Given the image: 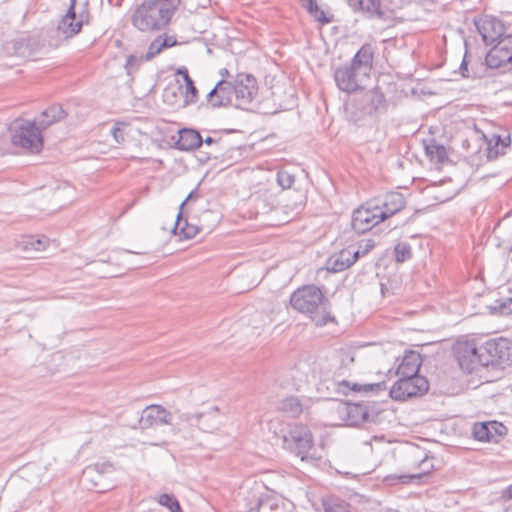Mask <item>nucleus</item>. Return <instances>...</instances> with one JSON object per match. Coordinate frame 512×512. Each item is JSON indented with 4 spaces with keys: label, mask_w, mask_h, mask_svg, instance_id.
Segmentation results:
<instances>
[{
    "label": "nucleus",
    "mask_w": 512,
    "mask_h": 512,
    "mask_svg": "<svg viewBox=\"0 0 512 512\" xmlns=\"http://www.w3.org/2000/svg\"><path fill=\"white\" fill-rule=\"evenodd\" d=\"M310 368L306 362H299L295 365L292 370L291 377L293 378L295 385H301L308 381Z\"/></svg>",
    "instance_id": "obj_36"
},
{
    "label": "nucleus",
    "mask_w": 512,
    "mask_h": 512,
    "mask_svg": "<svg viewBox=\"0 0 512 512\" xmlns=\"http://www.w3.org/2000/svg\"><path fill=\"white\" fill-rule=\"evenodd\" d=\"M346 249L349 250L351 252V254L353 255V259H352L353 264L358 260L359 257L364 255V254H362L363 250H361L360 248H355L354 246H348Z\"/></svg>",
    "instance_id": "obj_45"
},
{
    "label": "nucleus",
    "mask_w": 512,
    "mask_h": 512,
    "mask_svg": "<svg viewBox=\"0 0 512 512\" xmlns=\"http://www.w3.org/2000/svg\"><path fill=\"white\" fill-rule=\"evenodd\" d=\"M485 63L491 69L512 63V34H507L492 45L485 57Z\"/></svg>",
    "instance_id": "obj_13"
},
{
    "label": "nucleus",
    "mask_w": 512,
    "mask_h": 512,
    "mask_svg": "<svg viewBox=\"0 0 512 512\" xmlns=\"http://www.w3.org/2000/svg\"><path fill=\"white\" fill-rule=\"evenodd\" d=\"M111 134L115 139L116 143L121 144L125 141L124 132L119 123L112 127Z\"/></svg>",
    "instance_id": "obj_42"
},
{
    "label": "nucleus",
    "mask_w": 512,
    "mask_h": 512,
    "mask_svg": "<svg viewBox=\"0 0 512 512\" xmlns=\"http://www.w3.org/2000/svg\"><path fill=\"white\" fill-rule=\"evenodd\" d=\"M157 502L170 510V512H183L181 505L173 494H161L157 498Z\"/></svg>",
    "instance_id": "obj_38"
},
{
    "label": "nucleus",
    "mask_w": 512,
    "mask_h": 512,
    "mask_svg": "<svg viewBox=\"0 0 512 512\" xmlns=\"http://www.w3.org/2000/svg\"><path fill=\"white\" fill-rule=\"evenodd\" d=\"M233 83L235 88V107L244 109L257 95L258 86L256 78L251 74L238 73Z\"/></svg>",
    "instance_id": "obj_12"
},
{
    "label": "nucleus",
    "mask_w": 512,
    "mask_h": 512,
    "mask_svg": "<svg viewBox=\"0 0 512 512\" xmlns=\"http://www.w3.org/2000/svg\"><path fill=\"white\" fill-rule=\"evenodd\" d=\"M301 6L322 25L329 24L333 21V15L327 16L326 13L320 9L316 0H299Z\"/></svg>",
    "instance_id": "obj_32"
},
{
    "label": "nucleus",
    "mask_w": 512,
    "mask_h": 512,
    "mask_svg": "<svg viewBox=\"0 0 512 512\" xmlns=\"http://www.w3.org/2000/svg\"><path fill=\"white\" fill-rule=\"evenodd\" d=\"M48 244V239L46 237L35 238L34 236L25 237L20 242V247H22L25 251H44Z\"/></svg>",
    "instance_id": "obj_34"
},
{
    "label": "nucleus",
    "mask_w": 512,
    "mask_h": 512,
    "mask_svg": "<svg viewBox=\"0 0 512 512\" xmlns=\"http://www.w3.org/2000/svg\"><path fill=\"white\" fill-rule=\"evenodd\" d=\"M487 140V159L495 160L500 155H504L506 153V149L510 147L511 137L510 134L506 131L503 134L493 133L489 138L485 136Z\"/></svg>",
    "instance_id": "obj_22"
},
{
    "label": "nucleus",
    "mask_w": 512,
    "mask_h": 512,
    "mask_svg": "<svg viewBox=\"0 0 512 512\" xmlns=\"http://www.w3.org/2000/svg\"><path fill=\"white\" fill-rule=\"evenodd\" d=\"M133 60V56H130L129 59H128V63Z\"/></svg>",
    "instance_id": "obj_55"
},
{
    "label": "nucleus",
    "mask_w": 512,
    "mask_h": 512,
    "mask_svg": "<svg viewBox=\"0 0 512 512\" xmlns=\"http://www.w3.org/2000/svg\"><path fill=\"white\" fill-rule=\"evenodd\" d=\"M421 366V356L418 352L409 351L405 353L399 364L396 374L405 377H421L418 375Z\"/></svg>",
    "instance_id": "obj_24"
},
{
    "label": "nucleus",
    "mask_w": 512,
    "mask_h": 512,
    "mask_svg": "<svg viewBox=\"0 0 512 512\" xmlns=\"http://www.w3.org/2000/svg\"><path fill=\"white\" fill-rule=\"evenodd\" d=\"M395 259L397 262H404L411 258V246L408 243L400 242L394 248Z\"/></svg>",
    "instance_id": "obj_39"
},
{
    "label": "nucleus",
    "mask_w": 512,
    "mask_h": 512,
    "mask_svg": "<svg viewBox=\"0 0 512 512\" xmlns=\"http://www.w3.org/2000/svg\"><path fill=\"white\" fill-rule=\"evenodd\" d=\"M114 473L115 468L112 463L98 462L83 470L80 482L88 490L105 492L114 487Z\"/></svg>",
    "instance_id": "obj_6"
},
{
    "label": "nucleus",
    "mask_w": 512,
    "mask_h": 512,
    "mask_svg": "<svg viewBox=\"0 0 512 512\" xmlns=\"http://www.w3.org/2000/svg\"><path fill=\"white\" fill-rule=\"evenodd\" d=\"M339 412L346 415L350 426H358L367 422H376L378 411L375 404L369 401L344 404Z\"/></svg>",
    "instance_id": "obj_10"
},
{
    "label": "nucleus",
    "mask_w": 512,
    "mask_h": 512,
    "mask_svg": "<svg viewBox=\"0 0 512 512\" xmlns=\"http://www.w3.org/2000/svg\"><path fill=\"white\" fill-rule=\"evenodd\" d=\"M203 142L206 144V145H211L213 143H216L217 141L212 138V137H207L205 140H203Z\"/></svg>",
    "instance_id": "obj_52"
},
{
    "label": "nucleus",
    "mask_w": 512,
    "mask_h": 512,
    "mask_svg": "<svg viewBox=\"0 0 512 512\" xmlns=\"http://www.w3.org/2000/svg\"><path fill=\"white\" fill-rule=\"evenodd\" d=\"M220 75L222 76V79H225V78H228V77H230V76H231V75H230V72H229V71H228V69H226V68H222V69L220 70Z\"/></svg>",
    "instance_id": "obj_50"
},
{
    "label": "nucleus",
    "mask_w": 512,
    "mask_h": 512,
    "mask_svg": "<svg viewBox=\"0 0 512 512\" xmlns=\"http://www.w3.org/2000/svg\"><path fill=\"white\" fill-rule=\"evenodd\" d=\"M176 414L178 421L176 423L173 422V425H171V430L174 434L180 433L187 428L196 427L198 413L181 412L180 410H176Z\"/></svg>",
    "instance_id": "obj_31"
},
{
    "label": "nucleus",
    "mask_w": 512,
    "mask_h": 512,
    "mask_svg": "<svg viewBox=\"0 0 512 512\" xmlns=\"http://www.w3.org/2000/svg\"><path fill=\"white\" fill-rule=\"evenodd\" d=\"M179 137L176 141V148L182 151H190L200 147L203 139L198 131L184 128L179 130Z\"/></svg>",
    "instance_id": "obj_25"
},
{
    "label": "nucleus",
    "mask_w": 512,
    "mask_h": 512,
    "mask_svg": "<svg viewBox=\"0 0 512 512\" xmlns=\"http://www.w3.org/2000/svg\"><path fill=\"white\" fill-rule=\"evenodd\" d=\"M386 110V99L384 94L377 90H369L355 103V111L352 112L354 122L363 121L365 118L376 117Z\"/></svg>",
    "instance_id": "obj_8"
},
{
    "label": "nucleus",
    "mask_w": 512,
    "mask_h": 512,
    "mask_svg": "<svg viewBox=\"0 0 512 512\" xmlns=\"http://www.w3.org/2000/svg\"><path fill=\"white\" fill-rule=\"evenodd\" d=\"M173 413L159 404H151L146 406L138 420L139 429L147 430L164 425H173Z\"/></svg>",
    "instance_id": "obj_11"
},
{
    "label": "nucleus",
    "mask_w": 512,
    "mask_h": 512,
    "mask_svg": "<svg viewBox=\"0 0 512 512\" xmlns=\"http://www.w3.org/2000/svg\"><path fill=\"white\" fill-rule=\"evenodd\" d=\"M373 247H374V244L371 241H368V243L365 245V248H364L362 254H366Z\"/></svg>",
    "instance_id": "obj_51"
},
{
    "label": "nucleus",
    "mask_w": 512,
    "mask_h": 512,
    "mask_svg": "<svg viewBox=\"0 0 512 512\" xmlns=\"http://www.w3.org/2000/svg\"><path fill=\"white\" fill-rule=\"evenodd\" d=\"M165 49L163 41H161V36H158L148 47L146 53V59L150 60L154 58L156 55L161 53Z\"/></svg>",
    "instance_id": "obj_41"
},
{
    "label": "nucleus",
    "mask_w": 512,
    "mask_h": 512,
    "mask_svg": "<svg viewBox=\"0 0 512 512\" xmlns=\"http://www.w3.org/2000/svg\"><path fill=\"white\" fill-rule=\"evenodd\" d=\"M194 197H197L196 190L191 191L189 195L186 197V199L180 204L179 211L183 212L184 206L187 204L188 201L192 200Z\"/></svg>",
    "instance_id": "obj_49"
},
{
    "label": "nucleus",
    "mask_w": 512,
    "mask_h": 512,
    "mask_svg": "<svg viewBox=\"0 0 512 512\" xmlns=\"http://www.w3.org/2000/svg\"><path fill=\"white\" fill-rule=\"evenodd\" d=\"M353 255L346 248L333 254L327 260V269L331 272H341L353 265Z\"/></svg>",
    "instance_id": "obj_27"
},
{
    "label": "nucleus",
    "mask_w": 512,
    "mask_h": 512,
    "mask_svg": "<svg viewBox=\"0 0 512 512\" xmlns=\"http://www.w3.org/2000/svg\"><path fill=\"white\" fill-rule=\"evenodd\" d=\"M466 58H467V53L464 55L462 63L460 65V72H461L463 77H468V74H467V72H468V68H467L468 62H467Z\"/></svg>",
    "instance_id": "obj_47"
},
{
    "label": "nucleus",
    "mask_w": 512,
    "mask_h": 512,
    "mask_svg": "<svg viewBox=\"0 0 512 512\" xmlns=\"http://www.w3.org/2000/svg\"><path fill=\"white\" fill-rule=\"evenodd\" d=\"M76 0H71L66 15L58 24V31L66 38L73 37L80 32L83 24L89 22V12L83 9L78 15L75 12Z\"/></svg>",
    "instance_id": "obj_17"
},
{
    "label": "nucleus",
    "mask_w": 512,
    "mask_h": 512,
    "mask_svg": "<svg viewBox=\"0 0 512 512\" xmlns=\"http://www.w3.org/2000/svg\"><path fill=\"white\" fill-rule=\"evenodd\" d=\"M222 424V416L217 406H212L208 410L198 412L196 427L203 431L212 433L220 428Z\"/></svg>",
    "instance_id": "obj_21"
},
{
    "label": "nucleus",
    "mask_w": 512,
    "mask_h": 512,
    "mask_svg": "<svg viewBox=\"0 0 512 512\" xmlns=\"http://www.w3.org/2000/svg\"><path fill=\"white\" fill-rule=\"evenodd\" d=\"M322 503L325 512H350L349 504L338 497L324 498Z\"/></svg>",
    "instance_id": "obj_35"
},
{
    "label": "nucleus",
    "mask_w": 512,
    "mask_h": 512,
    "mask_svg": "<svg viewBox=\"0 0 512 512\" xmlns=\"http://www.w3.org/2000/svg\"><path fill=\"white\" fill-rule=\"evenodd\" d=\"M501 313H512V298L507 299V301L502 302L499 306Z\"/></svg>",
    "instance_id": "obj_46"
},
{
    "label": "nucleus",
    "mask_w": 512,
    "mask_h": 512,
    "mask_svg": "<svg viewBox=\"0 0 512 512\" xmlns=\"http://www.w3.org/2000/svg\"><path fill=\"white\" fill-rule=\"evenodd\" d=\"M373 55L372 46L363 45L350 63L340 65L334 70L336 86L349 94L363 89L372 70Z\"/></svg>",
    "instance_id": "obj_1"
},
{
    "label": "nucleus",
    "mask_w": 512,
    "mask_h": 512,
    "mask_svg": "<svg viewBox=\"0 0 512 512\" xmlns=\"http://www.w3.org/2000/svg\"><path fill=\"white\" fill-rule=\"evenodd\" d=\"M295 182L294 174L290 173L287 170H280L277 173V183L283 189H289Z\"/></svg>",
    "instance_id": "obj_40"
},
{
    "label": "nucleus",
    "mask_w": 512,
    "mask_h": 512,
    "mask_svg": "<svg viewBox=\"0 0 512 512\" xmlns=\"http://www.w3.org/2000/svg\"><path fill=\"white\" fill-rule=\"evenodd\" d=\"M425 149L427 155L438 163H442L447 158L445 147L434 141L427 145Z\"/></svg>",
    "instance_id": "obj_37"
},
{
    "label": "nucleus",
    "mask_w": 512,
    "mask_h": 512,
    "mask_svg": "<svg viewBox=\"0 0 512 512\" xmlns=\"http://www.w3.org/2000/svg\"><path fill=\"white\" fill-rule=\"evenodd\" d=\"M429 389V382L425 377L399 376L390 388V397L396 401H405L408 398L422 396Z\"/></svg>",
    "instance_id": "obj_9"
},
{
    "label": "nucleus",
    "mask_w": 512,
    "mask_h": 512,
    "mask_svg": "<svg viewBox=\"0 0 512 512\" xmlns=\"http://www.w3.org/2000/svg\"><path fill=\"white\" fill-rule=\"evenodd\" d=\"M424 474H406V475H399V476H393V478L398 479L401 483H410L415 480H420L423 477Z\"/></svg>",
    "instance_id": "obj_43"
},
{
    "label": "nucleus",
    "mask_w": 512,
    "mask_h": 512,
    "mask_svg": "<svg viewBox=\"0 0 512 512\" xmlns=\"http://www.w3.org/2000/svg\"><path fill=\"white\" fill-rule=\"evenodd\" d=\"M506 432V426L497 421L475 423L472 428L474 438L486 442L498 443Z\"/></svg>",
    "instance_id": "obj_20"
},
{
    "label": "nucleus",
    "mask_w": 512,
    "mask_h": 512,
    "mask_svg": "<svg viewBox=\"0 0 512 512\" xmlns=\"http://www.w3.org/2000/svg\"><path fill=\"white\" fill-rule=\"evenodd\" d=\"M248 512H258L257 509H250Z\"/></svg>",
    "instance_id": "obj_53"
},
{
    "label": "nucleus",
    "mask_w": 512,
    "mask_h": 512,
    "mask_svg": "<svg viewBox=\"0 0 512 512\" xmlns=\"http://www.w3.org/2000/svg\"><path fill=\"white\" fill-rule=\"evenodd\" d=\"M455 353L463 370L471 372L475 370L477 364L482 366L480 346H476L474 342L459 343L455 348Z\"/></svg>",
    "instance_id": "obj_19"
},
{
    "label": "nucleus",
    "mask_w": 512,
    "mask_h": 512,
    "mask_svg": "<svg viewBox=\"0 0 512 512\" xmlns=\"http://www.w3.org/2000/svg\"><path fill=\"white\" fill-rule=\"evenodd\" d=\"M339 391L343 394H347V391H354V392H363V393H369V392H379L382 390H385V382L380 383H371V384H350V382L343 380L338 383Z\"/></svg>",
    "instance_id": "obj_28"
},
{
    "label": "nucleus",
    "mask_w": 512,
    "mask_h": 512,
    "mask_svg": "<svg viewBox=\"0 0 512 512\" xmlns=\"http://www.w3.org/2000/svg\"><path fill=\"white\" fill-rule=\"evenodd\" d=\"M160 36H161V41H163L165 49L173 47L177 44V40L173 36H167V35H164V36L160 35Z\"/></svg>",
    "instance_id": "obj_44"
},
{
    "label": "nucleus",
    "mask_w": 512,
    "mask_h": 512,
    "mask_svg": "<svg viewBox=\"0 0 512 512\" xmlns=\"http://www.w3.org/2000/svg\"><path fill=\"white\" fill-rule=\"evenodd\" d=\"M66 115V112L60 105H52L49 108H47L44 112H42L38 119L35 120V122L43 131L53 123L64 119Z\"/></svg>",
    "instance_id": "obj_26"
},
{
    "label": "nucleus",
    "mask_w": 512,
    "mask_h": 512,
    "mask_svg": "<svg viewBox=\"0 0 512 512\" xmlns=\"http://www.w3.org/2000/svg\"><path fill=\"white\" fill-rule=\"evenodd\" d=\"M172 16L169 8L161 7L153 0H145L134 10L131 22L142 32L159 31L170 23Z\"/></svg>",
    "instance_id": "obj_3"
},
{
    "label": "nucleus",
    "mask_w": 512,
    "mask_h": 512,
    "mask_svg": "<svg viewBox=\"0 0 512 512\" xmlns=\"http://www.w3.org/2000/svg\"><path fill=\"white\" fill-rule=\"evenodd\" d=\"M381 292L384 293V286L381 284Z\"/></svg>",
    "instance_id": "obj_54"
},
{
    "label": "nucleus",
    "mask_w": 512,
    "mask_h": 512,
    "mask_svg": "<svg viewBox=\"0 0 512 512\" xmlns=\"http://www.w3.org/2000/svg\"><path fill=\"white\" fill-rule=\"evenodd\" d=\"M371 201L374 203L376 212L380 214V220L383 221L400 212L406 206V200L400 192H389Z\"/></svg>",
    "instance_id": "obj_18"
},
{
    "label": "nucleus",
    "mask_w": 512,
    "mask_h": 512,
    "mask_svg": "<svg viewBox=\"0 0 512 512\" xmlns=\"http://www.w3.org/2000/svg\"><path fill=\"white\" fill-rule=\"evenodd\" d=\"M278 409L289 417L298 418L302 414L304 407L298 397L289 396L278 402Z\"/></svg>",
    "instance_id": "obj_30"
},
{
    "label": "nucleus",
    "mask_w": 512,
    "mask_h": 512,
    "mask_svg": "<svg viewBox=\"0 0 512 512\" xmlns=\"http://www.w3.org/2000/svg\"><path fill=\"white\" fill-rule=\"evenodd\" d=\"M381 222L383 220H380V214L376 212L374 203L369 201L353 212L351 226L355 232L363 234Z\"/></svg>",
    "instance_id": "obj_14"
},
{
    "label": "nucleus",
    "mask_w": 512,
    "mask_h": 512,
    "mask_svg": "<svg viewBox=\"0 0 512 512\" xmlns=\"http://www.w3.org/2000/svg\"><path fill=\"white\" fill-rule=\"evenodd\" d=\"M501 497L504 500H511L512 499V484L502 490Z\"/></svg>",
    "instance_id": "obj_48"
},
{
    "label": "nucleus",
    "mask_w": 512,
    "mask_h": 512,
    "mask_svg": "<svg viewBox=\"0 0 512 512\" xmlns=\"http://www.w3.org/2000/svg\"><path fill=\"white\" fill-rule=\"evenodd\" d=\"M207 103L212 108L227 106L235 107V88L233 81L221 79L206 96Z\"/></svg>",
    "instance_id": "obj_16"
},
{
    "label": "nucleus",
    "mask_w": 512,
    "mask_h": 512,
    "mask_svg": "<svg viewBox=\"0 0 512 512\" xmlns=\"http://www.w3.org/2000/svg\"><path fill=\"white\" fill-rule=\"evenodd\" d=\"M293 309L309 317L317 326L333 321L331 305L322 290L315 285H305L295 290L290 296Z\"/></svg>",
    "instance_id": "obj_2"
},
{
    "label": "nucleus",
    "mask_w": 512,
    "mask_h": 512,
    "mask_svg": "<svg viewBox=\"0 0 512 512\" xmlns=\"http://www.w3.org/2000/svg\"><path fill=\"white\" fill-rule=\"evenodd\" d=\"M347 3L355 13H362L368 18L382 19L384 16L381 0H347Z\"/></svg>",
    "instance_id": "obj_23"
},
{
    "label": "nucleus",
    "mask_w": 512,
    "mask_h": 512,
    "mask_svg": "<svg viewBox=\"0 0 512 512\" xmlns=\"http://www.w3.org/2000/svg\"><path fill=\"white\" fill-rule=\"evenodd\" d=\"M313 435L308 427L294 425L283 436V447L285 450L305 460L313 448Z\"/></svg>",
    "instance_id": "obj_7"
},
{
    "label": "nucleus",
    "mask_w": 512,
    "mask_h": 512,
    "mask_svg": "<svg viewBox=\"0 0 512 512\" xmlns=\"http://www.w3.org/2000/svg\"><path fill=\"white\" fill-rule=\"evenodd\" d=\"M198 232V227L189 224L187 219L184 218V213L179 211L173 227V233L175 235H179L183 239H191L195 237Z\"/></svg>",
    "instance_id": "obj_29"
},
{
    "label": "nucleus",
    "mask_w": 512,
    "mask_h": 512,
    "mask_svg": "<svg viewBox=\"0 0 512 512\" xmlns=\"http://www.w3.org/2000/svg\"><path fill=\"white\" fill-rule=\"evenodd\" d=\"M482 366L504 369L512 364V341L507 338L489 339L480 345Z\"/></svg>",
    "instance_id": "obj_5"
},
{
    "label": "nucleus",
    "mask_w": 512,
    "mask_h": 512,
    "mask_svg": "<svg viewBox=\"0 0 512 512\" xmlns=\"http://www.w3.org/2000/svg\"><path fill=\"white\" fill-rule=\"evenodd\" d=\"M177 75H181L186 86L185 105L196 103L198 100V90L194 81L189 75L187 68L182 67L177 70Z\"/></svg>",
    "instance_id": "obj_33"
},
{
    "label": "nucleus",
    "mask_w": 512,
    "mask_h": 512,
    "mask_svg": "<svg viewBox=\"0 0 512 512\" xmlns=\"http://www.w3.org/2000/svg\"><path fill=\"white\" fill-rule=\"evenodd\" d=\"M474 23L486 45H493L507 35L503 23L493 16H481Z\"/></svg>",
    "instance_id": "obj_15"
},
{
    "label": "nucleus",
    "mask_w": 512,
    "mask_h": 512,
    "mask_svg": "<svg viewBox=\"0 0 512 512\" xmlns=\"http://www.w3.org/2000/svg\"><path fill=\"white\" fill-rule=\"evenodd\" d=\"M9 132L14 146L31 153H39L42 150V129L35 121L16 119L10 124Z\"/></svg>",
    "instance_id": "obj_4"
}]
</instances>
